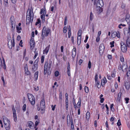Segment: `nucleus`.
<instances>
[{
	"label": "nucleus",
	"mask_w": 130,
	"mask_h": 130,
	"mask_svg": "<svg viewBox=\"0 0 130 130\" xmlns=\"http://www.w3.org/2000/svg\"><path fill=\"white\" fill-rule=\"evenodd\" d=\"M34 16V14L33 12V9H28L27 12L26 20V24H28L30 22L31 23L32 22Z\"/></svg>",
	"instance_id": "f257e3e1"
},
{
	"label": "nucleus",
	"mask_w": 130,
	"mask_h": 130,
	"mask_svg": "<svg viewBox=\"0 0 130 130\" xmlns=\"http://www.w3.org/2000/svg\"><path fill=\"white\" fill-rule=\"evenodd\" d=\"M3 122L4 126L7 130H8L10 128V122L7 118L3 116Z\"/></svg>",
	"instance_id": "f03ea898"
},
{
	"label": "nucleus",
	"mask_w": 130,
	"mask_h": 130,
	"mask_svg": "<svg viewBox=\"0 0 130 130\" xmlns=\"http://www.w3.org/2000/svg\"><path fill=\"white\" fill-rule=\"evenodd\" d=\"M27 96L29 101L31 104L34 105L35 103V99L34 96L31 94H27Z\"/></svg>",
	"instance_id": "7ed1b4c3"
},
{
	"label": "nucleus",
	"mask_w": 130,
	"mask_h": 130,
	"mask_svg": "<svg viewBox=\"0 0 130 130\" xmlns=\"http://www.w3.org/2000/svg\"><path fill=\"white\" fill-rule=\"evenodd\" d=\"M51 62H50V63H48V62L47 61H46L45 62V63L44 66V75L46 74L47 72V69H50V68H51Z\"/></svg>",
	"instance_id": "20e7f679"
},
{
	"label": "nucleus",
	"mask_w": 130,
	"mask_h": 130,
	"mask_svg": "<svg viewBox=\"0 0 130 130\" xmlns=\"http://www.w3.org/2000/svg\"><path fill=\"white\" fill-rule=\"evenodd\" d=\"M40 107L41 110L42 111V112H41V113L43 114L44 112L45 107V101L44 99H42L41 101Z\"/></svg>",
	"instance_id": "39448f33"
},
{
	"label": "nucleus",
	"mask_w": 130,
	"mask_h": 130,
	"mask_svg": "<svg viewBox=\"0 0 130 130\" xmlns=\"http://www.w3.org/2000/svg\"><path fill=\"white\" fill-rule=\"evenodd\" d=\"M121 45V50L123 52H126L127 48L126 45L124 42H121L120 43Z\"/></svg>",
	"instance_id": "423d86ee"
},
{
	"label": "nucleus",
	"mask_w": 130,
	"mask_h": 130,
	"mask_svg": "<svg viewBox=\"0 0 130 130\" xmlns=\"http://www.w3.org/2000/svg\"><path fill=\"white\" fill-rule=\"evenodd\" d=\"M30 49L32 50L34 48L35 45V42L34 41V39L31 38L30 40Z\"/></svg>",
	"instance_id": "0eeeda50"
},
{
	"label": "nucleus",
	"mask_w": 130,
	"mask_h": 130,
	"mask_svg": "<svg viewBox=\"0 0 130 130\" xmlns=\"http://www.w3.org/2000/svg\"><path fill=\"white\" fill-rule=\"evenodd\" d=\"M104 5L103 1L102 0H99L97 2L96 6L101 8Z\"/></svg>",
	"instance_id": "6e6552de"
},
{
	"label": "nucleus",
	"mask_w": 130,
	"mask_h": 130,
	"mask_svg": "<svg viewBox=\"0 0 130 130\" xmlns=\"http://www.w3.org/2000/svg\"><path fill=\"white\" fill-rule=\"evenodd\" d=\"M104 46L103 44H101L99 47V53L102 54L103 53L104 50Z\"/></svg>",
	"instance_id": "1a4fd4ad"
},
{
	"label": "nucleus",
	"mask_w": 130,
	"mask_h": 130,
	"mask_svg": "<svg viewBox=\"0 0 130 130\" xmlns=\"http://www.w3.org/2000/svg\"><path fill=\"white\" fill-rule=\"evenodd\" d=\"M46 27L45 26L44 27L43 29L42 34L41 35L43 37V38H42V39H43L44 37L45 36V34L46 33Z\"/></svg>",
	"instance_id": "9d476101"
},
{
	"label": "nucleus",
	"mask_w": 130,
	"mask_h": 130,
	"mask_svg": "<svg viewBox=\"0 0 130 130\" xmlns=\"http://www.w3.org/2000/svg\"><path fill=\"white\" fill-rule=\"evenodd\" d=\"M76 54V49L75 48H74L72 50V55L73 58L75 57Z\"/></svg>",
	"instance_id": "9b49d317"
},
{
	"label": "nucleus",
	"mask_w": 130,
	"mask_h": 130,
	"mask_svg": "<svg viewBox=\"0 0 130 130\" xmlns=\"http://www.w3.org/2000/svg\"><path fill=\"white\" fill-rule=\"evenodd\" d=\"M125 20L128 24H130V15H126V16Z\"/></svg>",
	"instance_id": "f8f14e48"
},
{
	"label": "nucleus",
	"mask_w": 130,
	"mask_h": 130,
	"mask_svg": "<svg viewBox=\"0 0 130 130\" xmlns=\"http://www.w3.org/2000/svg\"><path fill=\"white\" fill-rule=\"evenodd\" d=\"M10 22L11 23V24H15V21L13 16H12L10 18Z\"/></svg>",
	"instance_id": "ddd939ff"
},
{
	"label": "nucleus",
	"mask_w": 130,
	"mask_h": 130,
	"mask_svg": "<svg viewBox=\"0 0 130 130\" xmlns=\"http://www.w3.org/2000/svg\"><path fill=\"white\" fill-rule=\"evenodd\" d=\"M125 88L127 90L129 89L130 87V83L127 82H125Z\"/></svg>",
	"instance_id": "4468645a"
},
{
	"label": "nucleus",
	"mask_w": 130,
	"mask_h": 130,
	"mask_svg": "<svg viewBox=\"0 0 130 130\" xmlns=\"http://www.w3.org/2000/svg\"><path fill=\"white\" fill-rule=\"evenodd\" d=\"M127 65L122 64V71H126L127 69Z\"/></svg>",
	"instance_id": "2eb2a0df"
},
{
	"label": "nucleus",
	"mask_w": 130,
	"mask_h": 130,
	"mask_svg": "<svg viewBox=\"0 0 130 130\" xmlns=\"http://www.w3.org/2000/svg\"><path fill=\"white\" fill-rule=\"evenodd\" d=\"M70 65L69 64V62L68 64V66L67 67V74L69 76H70L71 75L70 74Z\"/></svg>",
	"instance_id": "dca6fc26"
},
{
	"label": "nucleus",
	"mask_w": 130,
	"mask_h": 130,
	"mask_svg": "<svg viewBox=\"0 0 130 130\" xmlns=\"http://www.w3.org/2000/svg\"><path fill=\"white\" fill-rule=\"evenodd\" d=\"M59 103L62 105V93L61 92L59 93Z\"/></svg>",
	"instance_id": "f3484780"
},
{
	"label": "nucleus",
	"mask_w": 130,
	"mask_h": 130,
	"mask_svg": "<svg viewBox=\"0 0 130 130\" xmlns=\"http://www.w3.org/2000/svg\"><path fill=\"white\" fill-rule=\"evenodd\" d=\"M27 124L30 128H33L34 124L31 121H29L28 122Z\"/></svg>",
	"instance_id": "a211bd4d"
},
{
	"label": "nucleus",
	"mask_w": 130,
	"mask_h": 130,
	"mask_svg": "<svg viewBox=\"0 0 130 130\" xmlns=\"http://www.w3.org/2000/svg\"><path fill=\"white\" fill-rule=\"evenodd\" d=\"M38 68V65H36L33 64V66L32 67V70L34 72L36 71L37 69Z\"/></svg>",
	"instance_id": "6ab92c4d"
},
{
	"label": "nucleus",
	"mask_w": 130,
	"mask_h": 130,
	"mask_svg": "<svg viewBox=\"0 0 130 130\" xmlns=\"http://www.w3.org/2000/svg\"><path fill=\"white\" fill-rule=\"evenodd\" d=\"M50 45H49L47 47H46L45 49V50L43 51V54H44V52H45V53H46V54H47V53L48 52V50L49 49V48L50 47Z\"/></svg>",
	"instance_id": "aec40b11"
},
{
	"label": "nucleus",
	"mask_w": 130,
	"mask_h": 130,
	"mask_svg": "<svg viewBox=\"0 0 130 130\" xmlns=\"http://www.w3.org/2000/svg\"><path fill=\"white\" fill-rule=\"evenodd\" d=\"M126 44L128 47H130V37H128L126 41Z\"/></svg>",
	"instance_id": "412c9836"
},
{
	"label": "nucleus",
	"mask_w": 130,
	"mask_h": 130,
	"mask_svg": "<svg viewBox=\"0 0 130 130\" xmlns=\"http://www.w3.org/2000/svg\"><path fill=\"white\" fill-rule=\"evenodd\" d=\"M13 43L12 42H11L10 43H9V42L8 43V47L10 49H11L12 47H14V46H13Z\"/></svg>",
	"instance_id": "4be33fe9"
},
{
	"label": "nucleus",
	"mask_w": 130,
	"mask_h": 130,
	"mask_svg": "<svg viewBox=\"0 0 130 130\" xmlns=\"http://www.w3.org/2000/svg\"><path fill=\"white\" fill-rule=\"evenodd\" d=\"M38 71H37V72H36L35 73L34 78H35V80H37V78L38 77Z\"/></svg>",
	"instance_id": "5701e85b"
},
{
	"label": "nucleus",
	"mask_w": 130,
	"mask_h": 130,
	"mask_svg": "<svg viewBox=\"0 0 130 130\" xmlns=\"http://www.w3.org/2000/svg\"><path fill=\"white\" fill-rule=\"evenodd\" d=\"M81 34H82V30L81 29L79 30L77 33L78 37L79 38H80L81 37Z\"/></svg>",
	"instance_id": "b1692460"
},
{
	"label": "nucleus",
	"mask_w": 130,
	"mask_h": 130,
	"mask_svg": "<svg viewBox=\"0 0 130 130\" xmlns=\"http://www.w3.org/2000/svg\"><path fill=\"white\" fill-rule=\"evenodd\" d=\"M81 37H80V38H79L78 37L77 38V43L78 44V45H80V44L81 41Z\"/></svg>",
	"instance_id": "393cba45"
},
{
	"label": "nucleus",
	"mask_w": 130,
	"mask_h": 130,
	"mask_svg": "<svg viewBox=\"0 0 130 130\" xmlns=\"http://www.w3.org/2000/svg\"><path fill=\"white\" fill-rule=\"evenodd\" d=\"M90 117V112H89L88 111L86 113V118L87 120L89 119Z\"/></svg>",
	"instance_id": "a878e982"
},
{
	"label": "nucleus",
	"mask_w": 130,
	"mask_h": 130,
	"mask_svg": "<svg viewBox=\"0 0 130 130\" xmlns=\"http://www.w3.org/2000/svg\"><path fill=\"white\" fill-rule=\"evenodd\" d=\"M7 39L8 42H9V43H10L11 42H12L11 38L10 35L8 36Z\"/></svg>",
	"instance_id": "bb28decb"
},
{
	"label": "nucleus",
	"mask_w": 130,
	"mask_h": 130,
	"mask_svg": "<svg viewBox=\"0 0 130 130\" xmlns=\"http://www.w3.org/2000/svg\"><path fill=\"white\" fill-rule=\"evenodd\" d=\"M3 61V65H2L3 66H4V67H3V68L4 69H6V66L5 64V60L4 58H3L2 59Z\"/></svg>",
	"instance_id": "cd10ccee"
},
{
	"label": "nucleus",
	"mask_w": 130,
	"mask_h": 130,
	"mask_svg": "<svg viewBox=\"0 0 130 130\" xmlns=\"http://www.w3.org/2000/svg\"><path fill=\"white\" fill-rule=\"evenodd\" d=\"M13 117L14 118V121L16 122L17 121V115H16V112L15 113H13Z\"/></svg>",
	"instance_id": "c85d7f7f"
},
{
	"label": "nucleus",
	"mask_w": 130,
	"mask_h": 130,
	"mask_svg": "<svg viewBox=\"0 0 130 130\" xmlns=\"http://www.w3.org/2000/svg\"><path fill=\"white\" fill-rule=\"evenodd\" d=\"M121 94L122 93L121 92L119 93L118 94L117 100H118L119 101H120V100Z\"/></svg>",
	"instance_id": "c756f323"
},
{
	"label": "nucleus",
	"mask_w": 130,
	"mask_h": 130,
	"mask_svg": "<svg viewBox=\"0 0 130 130\" xmlns=\"http://www.w3.org/2000/svg\"><path fill=\"white\" fill-rule=\"evenodd\" d=\"M16 29L17 30V32L19 33H20L21 32V31L20 30L22 29V28L21 27H19L17 26H16Z\"/></svg>",
	"instance_id": "7c9ffc66"
},
{
	"label": "nucleus",
	"mask_w": 130,
	"mask_h": 130,
	"mask_svg": "<svg viewBox=\"0 0 130 130\" xmlns=\"http://www.w3.org/2000/svg\"><path fill=\"white\" fill-rule=\"evenodd\" d=\"M68 116H69L70 121L71 122V124H73L72 118H71V119H70V116L69 115H68L67 116V120H68Z\"/></svg>",
	"instance_id": "2f4dec72"
},
{
	"label": "nucleus",
	"mask_w": 130,
	"mask_h": 130,
	"mask_svg": "<svg viewBox=\"0 0 130 130\" xmlns=\"http://www.w3.org/2000/svg\"><path fill=\"white\" fill-rule=\"evenodd\" d=\"M111 36L113 38H115L116 36V31H114L111 35Z\"/></svg>",
	"instance_id": "473e14b6"
},
{
	"label": "nucleus",
	"mask_w": 130,
	"mask_h": 130,
	"mask_svg": "<svg viewBox=\"0 0 130 130\" xmlns=\"http://www.w3.org/2000/svg\"><path fill=\"white\" fill-rule=\"evenodd\" d=\"M50 32V30L48 28L46 29V33L45 34V35L46 36H48L49 32Z\"/></svg>",
	"instance_id": "72a5a7b5"
},
{
	"label": "nucleus",
	"mask_w": 130,
	"mask_h": 130,
	"mask_svg": "<svg viewBox=\"0 0 130 130\" xmlns=\"http://www.w3.org/2000/svg\"><path fill=\"white\" fill-rule=\"evenodd\" d=\"M90 20L91 21H92L93 19V15L92 14V12H91L90 13Z\"/></svg>",
	"instance_id": "f704fd0d"
},
{
	"label": "nucleus",
	"mask_w": 130,
	"mask_h": 130,
	"mask_svg": "<svg viewBox=\"0 0 130 130\" xmlns=\"http://www.w3.org/2000/svg\"><path fill=\"white\" fill-rule=\"evenodd\" d=\"M84 89L86 93H87L88 92L89 89L86 86H85Z\"/></svg>",
	"instance_id": "c9c22d12"
},
{
	"label": "nucleus",
	"mask_w": 130,
	"mask_h": 130,
	"mask_svg": "<svg viewBox=\"0 0 130 130\" xmlns=\"http://www.w3.org/2000/svg\"><path fill=\"white\" fill-rule=\"evenodd\" d=\"M38 61H39V59H36V60H35V61L34 62L33 64L36 65H38Z\"/></svg>",
	"instance_id": "e433bc0d"
},
{
	"label": "nucleus",
	"mask_w": 130,
	"mask_h": 130,
	"mask_svg": "<svg viewBox=\"0 0 130 130\" xmlns=\"http://www.w3.org/2000/svg\"><path fill=\"white\" fill-rule=\"evenodd\" d=\"M45 16H44V15H41V19L42 20V22H44V18Z\"/></svg>",
	"instance_id": "4c0bfd02"
},
{
	"label": "nucleus",
	"mask_w": 130,
	"mask_h": 130,
	"mask_svg": "<svg viewBox=\"0 0 130 130\" xmlns=\"http://www.w3.org/2000/svg\"><path fill=\"white\" fill-rule=\"evenodd\" d=\"M116 36L118 37L119 38H120V34L119 32L118 31H117V32L116 31Z\"/></svg>",
	"instance_id": "58836bf2"
},
{
	"label": "nucleus",
	"mask_w": 130,
	"mask_h": 130,
	"mask_svg": "<svg viewBox=\"0 0 130 130\" xmlns=\"http://www.w3.org/2000/svg\"><path fill=\"white\" fill-rule=\"evenodd\" d=\"M81 103L80 101H78L77 104V108H79L80 107Z\"/></svg>",
	"instance_id": "ea45409f"
},
{
	"label": "nucleus",
	"mask_w": 130,
	"mask_h": 130,
	"mask_svg": "<svg viewBox=\"0 0 130 130\" xmlns=\"http://www.w3.org/2000/svg\"><path fill=\"white\" fill-rule=\"evenodd\" d=\"M67 28L66 27H64L63 28V32L64 33H65L67 31Z\"/></svg>",
	"instance_id": "a19ab883"
},
{
	"label": "nucleus",
	"mask_w": 130,
	"mask_h": 130,
	"mask_svg": "<svg viewBox=\"0 0 130 130\" xmlns=\"http://www.w3.org/2000/svg\"><path fill=\"white\" fill-rule=\"evenodd\" d=\"M41 23V21L40 19H38L37 20V21L36 22L35 25H37L38 24Z\"/></svg>",
	"instance_id": "79ce46f5"
},
{
	"label": "nucleus",
	"mask_w": 130,
	"mask_h": 130,
	"mask_svg": "<svg viewBox=\"0 0 130 130\" xmlns=\"http://www.w3.org/2000/svg\"><path fill=\"white\" fill-rule=\"evenodd\" d=\"M26 105L25 104H24L23 106L22 109L23 111H24L26 110Z\"/></svg>",
	"instance_id": "37998d69"
},
{
	"label": "nucleus",
	"mask_w": 130,
	"mask_h": 130,
	"mask_svg": "<svg viewBox=\"0 0 130 130\" xmlns=\"http://www.w3.org/2000/svg\"><path fill=\"white\" fill-rule=\"evenodd\" d=\"M25 74H26L27 75H30L31 74L30 71H29L28 70V69H27V70H26V71H25Z\"/></svg>",
	"instance_id": "c03bdc74"
},
{
	"label": "nucleus",
	"mask_w": 130,
	"mask_h": 130,
	"mask_svg": "<svg viewBox=\"0 0 130 130\" xmlns=\"http://www.w3.org/2000/svg\"><path fill=\"white\" fill-rule=\"evenodd\" d=\"M67 16L65 17L64 18V24L66 25L67 24Z\"/></svg>",
	"instance_id": "a18cd8bd"
},
{
	"label": "nucleus",
	"mask_w": 130,
	"mask_h": 130,
	"mask_svg": "<svg viewBox=\"0 0 130 130\" xmlns=\"http://www.w3.org/2000/svg\"><path fill=\"white\" fill-rule=\"evenodd\" d=\"M126 75L127 76L130 77V70H128L126 72Z\"/></svg>",
	"instance_id": "49530a36"
},
{
	"label": "nucleus",
	"mask_w": 130,
	"mask_h": 130,
	"mask_svg": "<svg viewBox=\"0 0 130 130\" xmlns=\"http://www.w3.org/2000/svg\"><path fill=\"white\" fill-rule=\"evenodd\" d=\"M115 43V42L114 41H113L112 42H111L110 43V44L111 45L110 46V47H112L114 46V43Z\"/></svg>",
	"instance_id": "de8ad7c7"
},
{
	"label": "nucleus",
	"mask_w": 130,
	"mask_h": 130,
	"mask_svg": "<svg viewBox=\"0 0 130 130\" xmlns=\"http://www.w3.org/2000/svg\"><path fill=\"white\" fill-rule=\"evenodd\" d=\"M120 59L122 62H123L124 61V58L122 56H120Z\"/></svg>",
	"instance_id": "09e8293b"
},
{
	"label": "nucleus",
	"mask_w": 130,
	"mask_h": 130,
	"mask_svg": "<svg viewBox=\"0 0 130 130\" xmlns=\"http://www.w3.org/2000/svg\"><path fill=\"white\" fill-rule=\"evenodd\" d=\"M44 58V56H42L41 57V63H43V62Z\"/></svg>",
	"instance_id": "8fccbe9b"
},
{
	"label": "nucleus",
	"mask_w": 130,
	"mask_h": 130,
	"mask_svg": "<svg viewBox=\"0 0 130 130\" xmlns=\"http://www.w3.org/2000/svg\"><path fill=\"white\" fill-rule=\"evenodd\" d=\"M120 26H122L123 27H124L126 26V25L125 24H120L118 26V27L120 29L121 28H122L121 27H120Z\"/></svg>",
	"instance_id": "3c124183"
},
{
	"label": "nucleus",
	"mask_w": 130,
	"mask_h": 130,
	"mask_svg": "<svg viewBox=\"0 0 130 130\" xmlns=\"http://www.w3.org/2000/svg\"><path fill=\"white\" fill-rule=\"evenodd\" d=\"M125 7V4L123 3H122L121 5V7L122 9H124Z\"/></svg>",
	"instance_id": "603ef678"
},
{
	"label": "nucleus",
	"mask_w": 130,
	"mask_h": 130,
	"mask_svg": "<svg viewBox=\"0 0 130 130\" xmlns=\"http://www.w3.org/2000/svg\"><path fill=\"white\" fill-rule=\"evenodd\" d=\"M39 89V87L38 86H35L34 87V90L36 91H38Z\"/></svg>",
	"instance_id": "864d4df0"
},
{
	"label": "nucleus",
	"mask_w": 130,
	"mask_h": 130,
	"mask_svg": "<svg viewBox=\"0 0 130 130\" xmlns=\"http://www.w3.org/2000/svg\"><path fill=\"white\" fill-rule=\"evenodd\" d=\"M12 107L13 113H15V112H16V110L14 108V106H12Z\"/></svg>",
	"instance_id": "5fc2aeb1"
},
{
	"label": "nucleus",
	"mask_w": 130,
	"mask_h": 130,
	"mask_svg": "<svg viewBox=\"0 0 130 130\" xmlns=\"http://www.w3.org/2000/svg\"><path fill=\"white\" fill-rule=\"evenodd\" d=\"M98 75L96 74L95 76V83L98 82Z\"/></svg>",
	"instance_id": "6e6d98bb"
},
{
	"label": "nucleus",
	"mask_w": 130,
	"mask_h": 130,
	"mask_svg": "<svg viewBox=\"0 0 130 130\" xmlns=\"http://www.w3.org/2000/svg\"><path fill=\"white\" fill-rule=\"evenodd\" d=\"M12 43H13V46H14L15 45V42H14V35H13V37L12 38Z\"/></svg>",
	"instance_id": "4d7b16f0"
},
{
	"label": "nucleus",
	"mask_w": 130,
	"mask_h": 130,
	"mask_svg": "<svg viewBox=\"0 0 130 130\" xmlns=\"http://www.w3.org/2000/svg\"><path fill=\"white\" fill-rule=\"evenodd\" d=\"M125 99L126 101V103H128V101L129 100V99L128 98H125Z\"/></svg>",
	"instance_id": "13d9d810"
},
{
	"label": "nucleus",
	"mask_w": 130,
	"mask_h": 130,
	"mask_svg": "<svg viewBox=\"0 0 130 130\" xmlns=\"http://www.w3.org/2000/svg\"><path fill=\"white\" fill-rule=\"evenodd\" d=\"M39 123V120L38 121H36L35 123V126H37L38 125V124ZM35 127L34 126V128H35Z\"/></svg>",
	"instance_id": "bf43d9fd"
},
{
	"label": "nucleus",
	"mask_w": 130,
	"mask_h": 130,
	"mask_svg": "<svg viewBox=\"0 0 130 130\" xmlns=\"http://www.w3.org/2000/svg\"><path fill=\"white\" fill-rule=\"evenodd\" d=\"M4 6L5 7H7L8 5V2H4Z\"/></svg>",
	"instance_id": "052dcab7"
},
{
	"label": "nucleus",
	"mask_w": 130,
	"mask_h": 130,
	"mask_svg": "<svg viewBox=\"0 0 130 130\" xmlns=\"http://www.w3.org/2000/svg\"><path fill=\"white\" fill-rule=\"evenodd\" d=\"M91 62L90 61H89V62L88 64V67L89 69H90L91 68Z\"/></svg>",
	"instance_id": "680f3d73"
},
{
	"label": "nucleus",
	"mask_w": 130,
	"mask_h": 130,
	"mask_svg": "<svg viewBox=\"0 0 130 130\" xmlns=\"http://www.w3.org/2000/svg\"><path fill=\"white\" fill-rule=\"evenodd\" d=\"M59 74V73L58 71H56L55 72V75L56 76H58V75Z\"/></svg>",
	"instance_id": "e2e57ef3"
},
{
	"label": "nucleus",
	"mask_w": 130,
	"mask_h": 130,
	"mask_svg": "<svg viewBox=\"0 0 130 130\" xmlns=\"http://www.w3.org/2000/svg\"><path fill=\"white\" fill-rule=\"evenodd\" d=\"M117 125L118 126H120L121 125V123L120 121V120H119L118 121V122L117 123Z\"/></svg>",
	"instance_id": "0e129e2a"
},
{
	"label": "nucleus",
	"mask_w": 130,
	"mask_h": 130,
	"mask_svg": "<svg viewBox=\"0 0 130 130\" xmlns=\"http://www.w3.org/2000/svg\"><path fill=\"white\" fill-rule=\"evenodd\" d=\"M56 106V105H54V106H53V105H51V107H52V110L54 111L55 110V108Z\"/></svg>",
	"instance_id": "69168bd1"
},
{
	"label": "nucleus",
	"mask_w": 130,
	"mask_h": 130,
	"mask_svg": "<svg viewBox=\"0 0 130 130\" xmlns=\"http://www.w3.org/2000/svg\"><path fill=\"white\" fill-rule=\"evenodd\" d=\"M38 53L37 52L36 53L35 55L34 56V57L33 58L34 59H35L36 58L37 56L38 55Z\"/></svg>",
	"instance_id": "338daca9"
},
{
	"label": "nucleus",
	"mask_w": 130,
	"mask_h": 130,
	"mask_svg": "<svg viewBox=\"0 0 130 130\" xmlns=\"http://www.w3.org/2000/svg\"><path fill=\"white\" fill-rule=\"evenodd\" d=\"M97 84V86L98 88H100L101 87V85L100 84L99 82H96Z\"/></svg>",
	"instance_id": "774afa93"
}]
</instances>
